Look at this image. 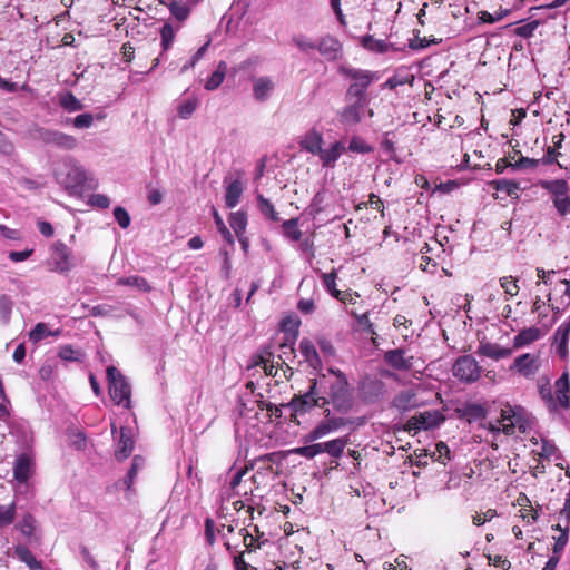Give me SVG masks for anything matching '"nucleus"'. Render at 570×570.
Listing matches in <instances>:
<instances>
[{
    "label": "nucleus",
    "mask_w": 570,
    "mask_h": 570,
    "mask_svg": "<svg viewBox=\"0 0 570 570\" xmlns=\"http://www.w3.org/2000/svg\"><path fill=\"white\" fill-rule=\"evenodd\" d=\"M328 373L333 376L322 374L316 379V385L324 395L322 405L332 404L335 411L346 414L354 405L353 390L342 371L331 367Z\"/></svg>",
    "instance_id": "f257e3e1"
},
{
    "label": "nucleus",
    "mask_w": 570,
    "mask_h": 570,
    "mask_svg": "<svg viewBox=\"0 0 570 570\" xmlns=\"http://www.w3.org/2000/svg\"><path fill=\"white\" fill-rule=\"evenodd\" d=\"M338 71L351 81L346 90V99L368 100L366 91L374 81L379 80L377 72L346 66L340 67Z\"/></svg>",
    "instance_id": "f03ea898"
},
{
    "label": "nucleus",
    "mask_w": 570,
    "mask_h": 570,
    "mask_svg": "<svg viewBox=\"0 0 570 570\" xmlns=\"http://www.w3.org/2000/svg\"><path fill=\"white\" fill-rule=\"evenodd\" d=\"M547 190L560 216L570 215V186L566 179L540 180L538 184Z\"/></svg>",
    "instance_id": "7ed1b4c3"
},
{
    "label": "nucleus",
    "mask_w": 570,
    "mask_h": 570,
    "mask_svg": "<svg viewBox=\"0 0 570 570\" xmlns=\"http://www.w3.org/2000/svg\"><path fill=\"white\" fill-rule=\"evenodd\" d=\"M107 379L111 400L117 405L129 409L131 406V386L127 379L115 366L107 368Z\"/></svg>",
    "instance_id": "20e7f679"
},
{
    "label": "nucleus",
    "mask_w": 570,
    "mask_h": 570,
    "mask_svg": "<svg viewBox=\"0 0 570 570\" xmlns=\"http://www.w3.org/2000/svg\"><path fill=\"white\" fill-rule=\"evenodd\" d=\"M445 421V416L439 410L424 411L411 416L404 430L409 433H417L419 431H428L439 428Z\"/></svg>",
    "instance_id": "39448f33"
},
{
    "label": "nucleus",
    "mask_w": 570,
    "mask_h": 570,
    "mask_svg": "<svg viewBox=\"0 0 570 570\" xmlns=\"http://www.w3.org/2000/svg\"><path fill=\"white\" fill-rule=\"evenodd\" d=\"M323 399L324 395H322L320 386L316 385V379H314L309 390L304 394L294 396L289 406L293 409L295 414H304L315 406L323 407Z\"/></svg>",
    "instance_id": "423d86ee"
},
{
    "label": "nucleus",
    "mask_w": 570,
    "mask_h": 570,
    "mask_svg": "<svg viewBox=\"0 0 570 570\" xmlns=\"http://www.w3.org/2000/svg\"><path fill=\"white\" fill-rule=\"evenodd\" d=\"M452 372L459 381L464 383H474L480 379L482 367L473 356L463 355L455 361Z\"/></svg>",
    "instance_id": "0eeeda50"
},
{
    "label": "nucleus",
    "mask_w": 570,
    "mask_h": 570,
    "mask_svg": "<svg viewBox=\"0 0 570 570\" xmlns=\"http://www.w3.org/2000/svg\"><path fill=\"white\" fill-rule=\"evenodd\" d=\"M518 428L520 432L527 431V422L523 420L521 409H513L508 406L501 411V421L499 425L490 426L492 432H503L507 435L513 434L514 429Z\"/></svg>",
    "instance_id": "6e6552de"
},
{
    "label": "nucleus",
    "mask_w": 570,
    "mask_h": 570,
    "mask_svg": "<svg viewBox=\"0 0 570 570\" xmlns=\"http://www.w3.org/2000/svg\"><path fill=\"white\" fill-rule=\"evenodd\" d=\"M36 138L46 145L63 150H72L78 146L77 138L59 130L38 128L36 130Z\"/></svg>",
    "instance_id": "1a4fd4ad"
},
{
    "label": "nucleus",
    "mask_w": 570,
    "mask_h": 570,
    "mask_svg": "<svg viewBox=\"0 0 570 570\" xmlns=\"http://www.w3.org/2000/svg\"><path fill=\"white\" fill-rule=\"evenodd\" d=\"M350 104L345 106L340 112V121L346 126H354L361 122L363 115L367 111L370 117H373V110L368 109L370 100L363 99H347Z\"/></svg>",
    "instance_id": "9d476101"
},
{
    "label": "nucleus",
    "mask_w": 570,
    "mask_h": 570,
    "mask_svg": "<svg viewBox=\"0 0 570 570\" xmlns=\"http://www.w3.org/2000/svg\"><path fill=\"white\" fill-rule=\"evenodd\" d=\"M325 420L320 422L307 435L306 441L313 442L328 435L332 432L340 430L346 424V420L343 417L330 416V410H325Z\"/></svg>",
    "instance_id": "9b49d317"
},
{
    "label": "nucleus",
    "mask_w": 570,
    "mask_h": 570,
    "mask_svg": "<svg viewBox=\"0 0 570 570\" xmlns=\"http://www.w3.org/2000/svg\"><path fill=\"white\" fill-rule=\"evenodd\" d=\"M52 269L58 273H67L73 267L71 250L62 242L52 245Z\"/></svg>",
    "instance_id": "f8f14e48"
},
{
    "label": "nucleus",
    "mask_w": 570,
    "mask_h": 570,
    "mask_svg": "<svg viewBox=\"0 0 570 570\" xmlns=\"http://www.w3.org/2000/svg\"><path fill=\"white\" fill-rule=\"evenodd\" d=\"M35 458L29 452L17 455L13 464V476L19 483H26L33 474Z\"/></svg>",
    "instance_id": "ddd939ff"
},
{
    "label": "nucleus",
    "mask_w": 570,
    "mask_h": 570,
    "mask_svg": "<svg viewBox=\"0 0 570 570\" xmlns=\"http://www.w3.org/2000/svg\"><path fill=\"white\" fill-rule=\"evenodd\" d=\"M422 402L417 397L414 389L400 391L392 400L391 406L401 413L409 412L419 407Z\"/></svg>",
    "instance_id": "4468645a"
},
{
    "label": "nucleus",
    "mask_w": 570,
    "mask_h": 570,
    "mask_svg": "<svg viewBox=\"0 0 570 570\" xmlns=\"http://www.w3.org/2000/svg\"><path fill=\"white\" fill-rule=\"evenodd\" d=\"M539 358L530 353L518 356L511 365V371H517L525 377L533 376L539 370Z\"/></svg>",
    "instance_id": "2eb2a0df"
},
{
    "label": "nucleus",
    "mask_w": 570,
    "mask_h": 570,
    "mask_svg": "<svg viewBox=\"0 0 570 570\" xmlns=\"http://www.w3.org/2000/svg\"><path fill=\"white\" fill-rule=\"evenodd\" d=\"M413 358V356H405V351L402 348L390 350L384 354L385 363L397 371L411 370Z\"/></svg>",
    "instance_id": "dca6fc26"
},
{
    "label": "nucleus",
    "mask_w": 570,
    "mask_h": 570,
    "mask_svg": "<svg viewBox=\"0 0 570 570\" xmlns=\"http://www.w3.org/2000/svg\"><path fill=\"white\" fill-rule=\"evenodd\" d=\"M346 148L342 141H334L327 148L321 149L318 153V158L323 167L325 168H334L336 161L340 157L345 153Z\"/></svg>",
    "instance_id": "f3484780"
},
{
    "label": "nucleus",
    "mask_w": 570,
    "mask_h": 570,
    "mask_svg": "<svg viewBox=\"0 0 570 570\" xmlns=\"http://www.w3.org/2000/svg\"><path fill=\"white\" fill-rule=\"evenodd\" d=\"M134 435L130 428L122 426L119 431V440L117 444V449L115 451V456L118 461H124L128 456H130L134 450Z\"/></svg>",
    "instance_id": "a211bd4d"
},
{
    "label": "nucleus",
    "mask_w": 570,
    "mask_h": 570,
    "mask_svg": "<svg viewBox=\"0 0 570 570\" xmlns=\"http://www.w3.org/2000/svg\"><path fill=\"white\" fill-rule=\"evenodd\" d=\"M316 50L330 61L336 60L341 55V43L332 36H324L317 40Z\"/></svg>",
    "instance_id": "6ab92c4d"
},
{
    "label": "nucleus",
    "mask_w": 570,
    "mask_h": 570,
    "mask_svg": "<svg viewBox=\"0 0 570 570\" xmlns=\"http://www.w3.org/2000/svg\"><path fill=\"white\" fill-rule=\"evenodd\" d=\"M513 353L512 348L509 347H502L497 343H490V342H481L476 354L492 358L494 361H499L501 358H507L511 356Z\"/></svg>",
    "instance_id": "aec40b11"
},
{
    "label": "nucleus",
    "mask_w": 570,
    "mask_h": 570,
    "mask_svg": "<svg viewBox=\"0 0 570 570\" xmlns=\"http://www.w3.org/2000/svg\"><path fill=\"white\" fill-rule=\"evenodd\" d=\"M570 335V316L556 330L553 338L556 351L561 358L568 356V341Z\"/></svg>",
    "instance_id": "412c9836"
},
{
    "label": "nucleus",
    "mask_w": 570,
    "mask_h": 570,
    "mask_svg": "<svg viewBox=\"0 0 570 570\" xmlns=\"http://www.w3.org/2000/svg\"><path fill=\"white\" fill-rule=\"evenodd\" d=\"M299 352L303 356L304 361L308 363V365L314 370H320L322 367V360L317 353V350L314 343L308 338H303L299 342Z\"/></svg>",
    "instance_id": "4be33fe9"
},
{
    "label": "nucleus",
    "mask_w": 570,
    "mask_h": 570,
    "mask_svg": "<svg viewBox=\"0 0 570 570\" xmlns=\"http://www.w3.org/2000/svg\"><path fill=\"white\" fill-rule=\"evenodd\" d=\"M299 146L303 150L317 156L323 146V136L318 130L311 129L302 137Z\"/></svg>",
    "instance_id": "5701e85b"
},
{
    "label": "nucleus",
    "mask_w": 570,
    "mask_h": 570,
    "mask_svg": "<svg viewBox=\"0 0 570 570\" xmlns=\"http://www.w3.org/2000/svg\"><path fill=\"white\" fill-rule=\"evenodd\" d=\"M274 88L275 83L269 77H258L253 80V96L257 101H266Z\"/></svg>",
    "instance_id": "b1692460"
},
{
    "label": "nucleus",
    "mask_w": 570,
    "mask_h": 570,
    "mask_svg": "<svg viewBox=\"0 0 570 570\" xmlns=\"http://www.w3.org/2000/svg\"><path fill=\"white\" fill-rule=\"evenodd\" d=\"M556 395L561 407L568 409L570 406V383L567 372L556 381Z\"/></svg>",
    "instance_id": "393cba45"
},
{
    "label": "nucleus",
    "mask_w": 570,
    "mask_h": 570,
    "mask_svg": "<svg viewBox=\"0 0 570 570\" xmlns=\"http://www.w3.org/2000/svg\"><path fill=\"white\" fill-rule=\"evenodd\" d=\"M323 285L325 288L337 299L342 302H346L348 297H351V294L341 292L336 289V278L337 274L335 271L331 273H322L321 275Z\"/></svg>",
    "instance_id": "a878e982"
},
{
    "label": "nucleus",
    "mask_w": 570,
    "mask_h": 570,
    "mask_svg": "<svg viewBox=\"0 0 570 570\" xmlns=\"http://www.w3.org/2000/svg\"><path fill=\"white\" fill-rule=\"evenodd\" d=\"M243 190V184L239 179H235L227 185L225 204L228 208H234L239 203Z\"/></svg>",
    "instance_id": "bb28decb"
},
{
    "label": "nucleus",
    "mask_w": 570,
    "mask_h": 570,
    "mask_svg": "<svg viewBox=\"0 0 570 570\" xmlns=\"http://www.w3.org/2000/svg\"><path fill=\"white\" fill-rule=\"evenodd\" d=\"M540 337V330L537 327H529L525 330H522L517 334L513 338V346L514 348H520L525 345H529L533 343L534 341L539 340Z\"/></svg>",
    "instance_id": "cd10ccee"
},
{
    "label": "nucleus",
    "mask_w": 570,
    "mask_h": 570,
    "mask_svg": "<svg viewBox=\"0 0 570 570\" xmlns=\"http://www.w3.org/2000/svg\"><path fill=\"white\" fill-rule=\"evenodd\" d=\"M347 438H337L324 443H321L322 453L326 452L333 458L342 456L344 449L347 445Z\"/></svg>",
    "instance_id": "c85d7f7f"
},
{
    "label": "nucleus",
    "mask_w": 570,
    "mask_h": 570,
    "mask_svg": "<svg viewBox=\"0 0 570 570\" xmlns=\"http://www.w3.org/2000/svg\"><path fill=\"white\" fill-rule=\"evenodd\" d=\"M14 556L30 569H42L41 561L37 560L32 552L22 544H18L14 548Z\"/></svg>",
    "instance_id": "c756f323"
},
{
    "label": "nucleus",
    "mask_w": 570,
    "mask_h": 570,
    "mask_svg": "<svg viewBox=\"0 0 570 570\" xmlns=\"http://www.w3.org/2000/svg\"><path fill=\"white\" fill-rule=\"evenodd\" d=\"M59 336L60 335V330H57L55 332L50 331L47 326L46 323H38L36 324V326L30 331L29 333V340L32 342V343H38L40 341H42L43 338L48 337V336Z\"/></svg>",
    "instance_id": "7c9ffc66"
},
{
    "label": "nucleus",
    "mask_w": 570,
    "mask_h": 570,
    "mask_svg": "<svg viewBox=\"0 0 570 570\" xmlns=\"http://www.w3.org/2000/svg\"><path fill=\"white\" fill-rule=\"evenodd\" d=\"M226 69H227L226 63L224 61H220L218 63L217 69L207 79V81L205 83V88L207 90H215V89H217L222 85V82L224 81Z\"/></svg>",
    "instance_id": "2f4dec72"
},
{
    "label": "nucleus",
    "mask_w": 570,
    "mask_h": 570,
    "mask_svg": "<svg viewBox=\"0 0 570 570\" xmlns=\"http://www.w3.org/2000/svg\"><path fill=\"white\" fill-rule=\"evenodd\" d=\"M85 179H86L85 170L80 166L72 164L70 166V170L68 173L67 180L65 184L68 188L69 187L73 188V187H78V186L82 185Z\"/></svg>",
    "instance_id": "473e14b6"
},
{
    "label": "nucleus",
    "mask_w": 570,
    "mask_h": 570,
    "mask_svg": "<svg viewBox=\"0 0 570 570\" xmlns=\"http://www.w3.org/2000/svg\"><path fill=\"white\" fill-rule=\"evenodd\" d=\"M228 220L236 235L245 233L247 226V215L245 212L238 210L232 213Z\"/></svg>",
    "instance_id": "72a5a7b5"
},
{
    "label": "nucleus",
    "mask_w": 570,
    "mask_h": 570,
    "mask_svg": "<svg viewBox=\"0 0 570 570\" xmlns=\"http://www.w3.org/2000/svg\"><path fill=\"white\" fill-rule=\"evenodd\" d=\"M293 43L305 55L316 50L317 41L305 35H297L292 38Z\"/></svg>",
    "instance_id": "f704fd0d"
},
{
    "label": "nucleus",
    "mask_w": 570,
    "mask_h": 570,
    "mask_svg": "<svg viewBox=\"0 0 570 570\" xmlns=\"http://www.w3.org/2000/svg\"><path fill=\"white\" fill-rule=\"evenodd\" d=\"M362 46L373 52L383 53L389 49V43L384 40L375 39L373 36H364L362 38Z\"/></svg>",
    "instance_id": "c9c22d12"
},
{
    "label": "nucleus",
    "mask_w": 570,
    "mask_h": 570,
    "mask_svg": "<svg viewBox=\"0 0 570 570\" xmlns=\"http://www.w3.org/2000/svg\"><path fill=\"white\" fill-rule=\"evenodd\" d=\"M59 104L69 112L79 111L83 108L82 102L71 92H66L60 96Z\"/></svg>",
    "instance_id": "e433bc0d"
},
{
    "label": "nucleus",
    "mask_w": 570,
    "mask_h": 570,
    "mask_svg": "<svg viewBox=\"0 0 570 570\" xmlns=\"http://www.w3.org/2000/svg\"><path fill=\"white\" fill-rule=\"evenodd\" d=\"M16 512H17L16 502H11L10 504H1L0 505V528L10 525L14 521Z\"/></svg>",
    "instance_id": "4c0bfd02"
},
{
    "label": "nucleus",
    "mask_w": 570,
    "mask_h": 570,
    "mask_svg": "<svg viewBox=\"0 0 570 570\" xmlns=\"http://www.w3.org/2000/svg\"><path fill=\"white\" fill-rule=\"evenodd\" d=\"M117 284L121 285V286L136 287V288H138L141 292H149L150 291V286L147 283V281L144 277H140V276L120 277L117 281Z\"/></svg>",
    "instance_id": "58836bf2"
},
{
    "label": "nucleus",
    "mask_w": 570,
    "mask_h": 570,
    "mask_svg": "<svg viewBox=\"0 0 570 570\" xmlns=\"http://www.w3.org/2000/svg\"><path fill=\"white\" fill-rule=\"evenodd\" d=\"M271 353L256 355L253 357V366H261L268 376H276L277 371L273 363L269 362Z\"/></svg>",
    "instance_id": "ea45409f"
},
{
    "label": "nucleus",
    "mask_w": 570,
    "mask_h": 570,
    "mask_svg": "<svg viewBox=\"0 0 570 570\" xmlns=\"http://www.w3.org/2000/svg\"><path fill=\"white\" fill-rule=\"evenodd\" d=\"M17 529L30 540L36 530L35 518L30 513L24 514L18 522Z\"/></svg>",
    "instance_id": "a19ab883"
},
{
    "label": "nucleus",
    "mask_w": 570,
    "mask_h": 570,
    "mask_svg": "<svg viewBox=\"0 0 570 570\" xmlns=\"http://www.w3.org/2000/svg\"><path fill=\"white\" fill-rule=\"evenodd\" d=\"M284 234L293 242H298L302 237V232L298 229V219L292 218L285 220L282 225Z\"/></svg>",
    "instance_id": "79ce46f5"
},
{
    "label": "nucleus",
    "mask_w": 570,
    "mask_h": 570,
    "mask_svg": "<svg viewBox=\"0 0 570 570\" xmlns=\"http://www.w3.org/2000/svg\"><path fill=\"white\" fill-rule=\"evenodd\" d=\"M257 203L261 213L265 215L268 219L273 222H277L279 219L278 214L275 210L273 204L263 195H258Z\"/></svg>",
    "instance_id": "37998d69"
},
{
    "label": "nucleus",
    "mask_w": 570,
    "mask_h": 570,
    "mask_svg": "<svg viewBox=\"0 0 570 570\" xmlns=\"http://www.w3.org/2000/svg\"><path fill=\"white\" fill-rule=\"evenodd\" d=\"M493 184L498 191H503L511 197H519L518 191L520 190V186L518 183L508 179H501L494 181Z\"/></svg>",
    "instance_id": "c03bdc74"
},
{
    "label": "nucleus",
    "mask_w": 570,
    "mask_h": 570,
    "mask_svg": "<svg viewBox=\"0 0 570 570\" xmlns=\"http://www.w3.org/2000/svg\"><path fill=\"white\" fill-rule=\"evenodd\" d=\"M59 357L63 361L81 362L85 354L80 350L73 348L71 345H63L59 348Z\"/></svg>",
    "instance_id": "a18cd8bd"
},
{
    "label": "nucleus",
    "mask_w": 570,
    "mask_h": 570,
    "mask_svg": "<svg viewBox=\"0 0 570 570\" xmlns=\"http://www.w3.org/2000/svg\"><path fill=\"white\" fill-rule=\"evenodd\" d=\"M12 299L7 295L0 296V321L7 324L12 312Z\"/></svg>",
    "instance_id": "49530a36"
},
{
    "label": "nucleus",
    "mask_w": 570,
    "mask_h": 570,
    "mask_svg": "<svg viewBox=\"0 0 570 570\" xmlns=\"http://www.w3.org/2000/svg\"><path fill=\"white\" fill-rule=\"evenodd\" d=\"M176 31L170 23H165L160 30L161 46L164 50H168L174 42Z\"/></svg>",
    "instance_id": "de8ad7c7"
},
{
    "label": "nucleus",
    "mask_w": 570,
    "mask_h": 570,
    "mask_svg": "<svg viewBox=\"0 0 570 570\" xmlns=\"http://www.w3.org/2000/svg\"><path fill=\"white\" fill-rule=\"evenodd\" d=\"M348 150L358 154H368L373 148L360 137H353L348 144Z\"/></svg>",
    "instance_id": "09e8293b"
},
{
    "label": "nucleus",
    "mask_w": 570,
    "mask_h": 570,
    "mask_svg": "<svg viewBox=\"0 0 570 570\" xmlns=\"http://www.w3.org/2000/svg\"><path fill=\"white\" fill-rule=\"evenodd\" d=\"M293 452L306 459H313L322 453L321 443L296 448Z\"/></svg>",
    "instance_id": "8fccbe9b"
},
{
    "label": "nucleus",
    "mask_w": 570,
    "mask_h": 570,
    "mask_svg": "<svg viewBox=\"0 0 570 570\" xmlns=\"http://www.w3.org/2000/svg\"><path fill=\"white\" fill-rule=\"evenodd\" d=\"M170 13L179 21H184L188 18L190 10L186 4L179 2H171L169 6Z\"/></svg>",
    "instance_id": "3c124183"
},
{
    "label": "nucleus",
    "mask_w": 570,
    "mask_h": 570,
    "mask_svg": "<svg viewBox=\"0 0 570 570\" xmlns=\"http://www.w3.org/2000/svg\"><path fill=\"white\" fill-rule=\"evenodd\" d=\"M197 99H188L181 102L177 109L178 116L183 119L189 118L197 108Z\"/></svg>",
    "instance_id": "603ef678"
},
{
    "label": "nucleus",
    "mask_w": 570,
    "mask_h": 570,
    "mask_svg": "<svg viewBox=\"0 0 570 570\" xmlns=\"http://www.w3.org/2000/svg\"><path fill=\"white\" fill-rule=\"evenodd\" d=\"M94 116L91 114H80L72 119V125L78 129L90 128L94 124Z\"/></svg>",
    "instance_id": "864d4df0"
},
{
    "label": "nucleus",
    "mask_w": 570,
    "mask_h": 570,
    "mask_svg": "<svg viewBox=\"0 0 570 570\" xmlns=\"http://www.w3.org/2000/svg\"><path fill=\"white\" fill-rule=\"evenodd\" d=\"M568 531L569 527L564 525L562 529V533H560L558 537H554V546H553V556H559L564 549L567 542H568Z\"/></svg>",
    "instance_id": "5fc2aeb1"
},
{
    "label": "nucleus",
    "mask_w": 570,
    "mask_h": 570,
    "mask_svg": "<svg viewBox=\"0 0 570 570\" xmlns=\"http://www.w3.org/2000/svg\"><path fill=\"white\" fill-rule=\"evenodd\" d=\"M500 285L504 289V293L510 296H515L519 292L517 281L511 276H504L500 278Z\"/></svg>",
    "instance_id": "6e6d98bb"
},
{
    "label": "nucleus",
    "mask_w": 570,
    "mask_h": 570,
    "mask_svg": "<svg viewBox=\"0 0 570 570\" xmlns=\"http://www.w3.org/2000/svg\"><path fill=\"white\" fill-rule=\"evenodd\" d=\"M142 464H144V460L140 456L134 458L131 468L125 478V483L127 484V488L131 487L134 479L137 474V471L142 466Z\"/></svg>",
    "instance_id": "4d7b16f0"
},
{
    "label": "nucleus",
    "mask_w": 570,
    "mask_h": 570,
    "mask_svg": "<svg viewBox=\"0 0 570 570\" xmlns=\"http://www.w3.org/2000/svg\"><path fill=\"white\" fill-rule=\"evenodd\" d=\"M71 445L77 450H83L87 444V438L83 432L79 430L71 431L69 434Z\"/></svg>",
    "instance_id": "13d9d810"
},
{
    "label": "nucleus",
    "mask_w": 570,
    "mask_h": 570,
    "mask_svg": "<svg viewBox=\"0 0 570 570\" xmlns=\"http://www.w3.org/2000/svg\"><path fill=\"white\" fill-rule=\"evenodd\" d=\"M114 216L121 228H127L130 225V216L124 207H115Z\"/></svg>",
    "instance_id": "bf43d9fd"
},
{
    "label": "nucleus",
    "mask_w": 570,
    "mask_h": 570,
    "mask_svg": "<svg viewBox=\"0 0 570 570\" xmlns=\"http://www.w3.org/2000/svg\"><path fill=\"white\" fill-rule=\"evenodd\" d=\"M299 321L295 317H286L282 321V330L284 332L293 333V338L295 340L298 334Z\"/></svg>",
    "instance_id": "052dcab7"
},
{
    "label": "nucleus",
    "mask_w": 570,
    "mask_h": 570,
    "mask_svg": "<svg viewBox=\"0 0 570 570\" xmlns=\"http://www.w3.org/2000/svg\"><path fill=\"white\" fill-rule=\"evenodd\" d=\"M89 204L97 208H108L110 205V200L106 195L102 194H94L89 198Z\"/></svg>",
    "instance_id": "680f3d73"
},
{
    "label": "nucleus",
    "mask_w": 570,
    "mask_h": 570,
    "mask_svg": "<svg viewBox=\"0 0 570 570\" xmlns=\"http://www.w3.org/2000/svg\"><path fill=\"white\" fill-rule=\"evenodd\" d=\"M538 26H539L538 21L529 22L524 26L519 27L517 29V35H519L520 37H524V38L531 37L533 35L534 30L538 28Z\"/></svg>",
    "instance_id": "e2e57ef3"
},
{
    "label": "nucleus",
    "mask_w": 570,
    "mask_h": 570,
    "mask_svg": "<svg viewBox=\"0 0 570 570\" xmlns=\"http://www.w3.org/2000/svg\"><path fill=\"white\" fill-rule=\"evenodd\" d=\"M440 41L436 39H428V38H416L411 43L410 47L414 50H420L428 48L431 43H439Z\"/></svg>",
    "instance_id": "0e129e2a"
},
{
    "label": "nucleus",
    "mask_w": 570,
    "mask_h": 570,
    "mask_svg": "<svg viewBox=\"0 0 570 570\" xmlns=\"http://www.w3.org/2000/svg\"><path fill=\"white\" fill-rule=\"evenodd\" d=\"M235 570H257L254 566L244 560V553H239L234 558Z\"/></svg>",
    "instance_id": "69168bd1"
},
{
    "label": "nucleus",
    "mask_w": 570,
    "mask_h": 570,
    "mask_svg": "<svg viewBox=\"0 0 570 570\" xmlns=\"http://www.w3.org/2000/svg\"><path fill=\"white\" fill-rule=\"evenodd\" d=\"M381 147L383 149V151L391 158V159H394L395 157V147H394V141L391 140L387 135H385V137L383 138L382 142H381Z\"/></svg>",
    "instance_id": "338daca9"
},
{
    "label": "nucleus",
    "mask_w": 570,
    "mask_h": 570,
    "mask_svg": "<svg viewBox=\"0 0 570 570\" xmlns=\"http://www.w3.org/2000/svg\"><path fill=\"white\" fill-rule=\"evenodd\" d=\"M559 519L566 522V525L570 522V491L567 494V498L563 503V508L559 512Z\"/></svg>",
    "instance_id": "774afa93"
}]
</instances>
